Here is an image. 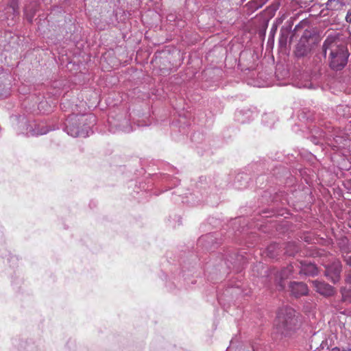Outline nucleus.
Segmentation results:
<instances>
[{
  "mask_svg": "<svg viewBox=\"0 0 351 351\" xmlns=\"http://www.w3.org/2000/svg\"><path fill=\"white\" fill-rule=\"evenodd\" d=\"M289 289L295 298L305 295L308 293V287L303 282H292L289 285Z\"/></svg>",
  "mask_w": 351,
  "mask_h": 351,
  "instance_id": "nucleus-7",
  "label": "nucleus"
},
{
  "mask_svg": "<svg viewBox=\"0 0 351 351\" xmlns=\"http://www.w3.org/2000/svg\"><path fill=\"white\" fill-rule=\"evenodd\" d=\"M18 1L19 0H9V7L12 10L14 16L19 14Z\"/></svg>",
  "mask_w": 351,
  "mask_h": 351,
  "instance_id": "nucleus-18",
  "label": "nucleus"
},
{
  "mask_svg": "<svg viewBox=\"0 0 351 351\" xmlns=\"http://www.w3.org/2000/svg\"><path fill=\"white\" fill-rule=\"evenodd\" d=\"M24 12H25V14L26 16L27 20L29 22H32V20H33V18L34 16V14L36 13V10H29L28 7H26L25 9Z\"/></svg>",
  "mask_w": 351,
  "mask_h": 351,
  "instance_id": "nucleus-19",
  "label": "nucleus"
},
{
  "mask_svg": "<svg viewBox=\"0 0 351 351\" xmlns=\"http://www.w3.org/2000/svg\"><path fill=\"white\" fill-rule=\"evenodd\" d=\"M312 282L315 291L324 296L329 297L335 293L334 288L324 282L315 280Z\"/></svg>",
  "mask_w": 351,
  "mask_h": 351,
  "instance_id": "nucleus-6",
  "label": "nucleus"
},
{
  "mask_svg": "<svg viewBox=\"0 0 351 351\" xmlns=\"http://www.w3.org/2000/svg\"><path fill=\"white\" fill-rule=\"evenodd\" d=\"M275 120L276 117L274 114H265L263 116V121L269 127L274 124Z\"/></svg>",
  "mask_w": 351,
  "mask_h": 351,
  "instance_id": "nucleus-16",
  "label": "nucleus"
},
{
  "mask_svg": "<svg viewBox=\"0 0 351 351\" xmlns=\"http://www.w3.org/2000/svg\"><path fill=\"white\" fill-rule=\"evenodd\" d=\"M348 0H328L326 8L328 10H337L346 5Z\"/></svg>",
  "mask_w": 351,
  "mask_h": 351,
  "instance_id": "nucleus-11",
  "label": "nucleus"
},
{
  "mask_svg": "<svg viewBox=\"0 0 351 351\" xmlns=\"http://www.w3.org/2000/svg\"><path fill=\"white\" fill-rule=\"evenodd\" d=\"M49 130L43 124H37L32 122L26 124V132L25 133L27 136H38L47 134Z\"/></svg>",
  "mask_w": 351,
  "mask_h": 351,
  "instance_id": "nucleus-5",
  "label": "nucleus"
},
{
  "mask_svg": "<svg viewBox=\"0 0 351 351\" xmlns=\"http://www.w3.org/2000/svg\"><path fill=\"white\" fill-rule=\"evenodd\" d=\"M313 38L309 32H305L300 38L295 49V56L297 57H303L308 54L311 49V44L310 40Z\"/></svg>",
  "mask_w": 351,
  "mask_h": 351,
  "instance_id": "nucleus-4",
  "label": "nucleus"
},
{
  "mask_svg": "<svg viewBox=\"0 0 351 351\" xmlns=\"http://www.w3.org/2000/svg\"><path fill=\"white\" fill-rule=\"evenodd\" d=\"M331 351H340L339 348L337 347L333 348Z\"/></svg>",
  "mask_w": 351,
  "mask_h": 351,
  "instance_id": "nucleus-29",
  "label": "nucleus"
},
{
  "mask_svg": "<svg viewBox=\"0 0 351 351\" xmlns=\"http://www.w3.org/2000/svg\"><path fill=\"white\" fill-rule=\"evenodd\" d=\"M300 273L307 276H315L317 274L316 265L310 261H304L300 263Z\"/></svg>",
  "mask_w": 351,
  "mask_h": 351,
  "instance_id": "nucleus-8",
  "label": "nucleus"
},
{
  "mask_svg": "<svg viewBox=\"0 0 351 351\" xmlns=\"http://www.w3.org/2000/svg\"><path fill=\"white\" fill-rule=\"evenodd\" d=\"M345 261L346 263L351 267V256L346 257Z\"/></svg>",
  "mask_w": 351,
  "mask_h": 351,
  "instance_id": "nucleus-21",
  "label": "nucleus"
},
{
  "mask_svg": "<svg viewBox=\"0 0 351 351\" xmlns=\"http://www.w3.org/2000/svg\"><path fill=\"white\" fill-rule=\"evenodd\" d=\"M297 323L298 320L293 308L285 306L279 309L275 320V326L278 332L287 335L289 332L295 328Z\"/></svg>",
  "mask_w": 351,
  "mask_h": 351,
  "instance_id": "nucleus-3",
  "label": "nucleus"
},
{
  "mask_svg": "<svg viewBox=\"0 0 351 351\" xmlns=\"http://www.w3.org/2000/svg\"><path fill=\"white\" fill-rule=\"evenodd\" d=\"M243 256H237V261H241L243 260Z\"/></svg>",
  "mask_w": 351,
  "mask_h": 351,
  "instance_id": "nucleus-28",
  "label": "nucleus"
},
{
  "mask_svg": "<svg viewBox=\"0 0 351 351\" xmlns=\"http://www.w3.org/2000/svg\"><path fill=\"white\" fill-rule=\"evenodd\" d=\"M237 118L239 121L245 123L253 119L254 117L252 111L246 110L237 112Z\"/></svg>",
  "mask_w": 351,
  "mask_h": 351,
  "instance_id": "nucleus-10",
  "label": "nucleus"
},
{
  "mask_svg": "<svg viewBox=\"0 0 351 351\" xmlns=\"http://www.w3.org/2000/svg\"><path fill=\"white\" fill-rule=\"evenodd\" d=\"M243 178V176H242V175H239V176H237V177L236 178V180L239 181V179H240V178Z\"/></svg>",
  "mask_w": 351,
  "mask_h": 351,
  "instance_id": "nucleus-30",
  "label": "nucleus"
},
{
  "mask_svg": "<svg viewBox=\"0 0 351 351\" xmlns=\"http://www.w3.org/2000/svg\"><path fill=\"white\" fill-rule=\"evenodd\" d=\"M343 351H351V348H348L347 349L343 350Z\"/></svg>",
  "mask_w": 351,
  "mask_h": 351,
  "instance_id": "nucleus-31",
  "label": "nucleus"
},
{
  "mask_svg": "<svg viewBox=\"0 0 351 351\" xmlns=\"http://www.w3.org/2000/svg\"><path fill=\"white\" fill-rule=\"evenodd\" d=\"M9 85V84L7 85L5 84L2 80L1 77H0V99L5 98L10 95V88Z\"/></svg>",
  "mask_w": 351,
  "mask_h": 351,
  "instance_id": "nucleus-12",
  "label": "nucleus"
},
{
  "mask_svg": "<svg viewBox=\"0 0 351 351\" xmlns=\"http://www.w3.org/2000/svg\"><path fill=\"white\" fill-rule=\"evenodd\" d=\"M345 20L347 23H351V8L348 10Z\"/></svg>",
  "mask_w": 351,
  "mask_h": 351,
  "instance_id": "nucleus-20",
  "label": "nucleus"
},
{
  "mask_svg": "<svg viewBox=\"0 0 351 351\" xmlns=\"http://www.w3.org/2000/svg\"><path fill=\"white\" fill-rule=\"evenodd\" d=\"M293 269V267L292 265H288L287 267L283 268L278 273V278H280V281L278 282V287L279 289H284L285 287V284L284 283L283 280L289 278L290 275L292 274Z\"/></svg>",
  "mask_w": 351,
  "mask_h": 351,
  "instance_id": "nucleus-9",
  "label": "nucleus"
},
{
  "mask_svg": "<svg viewBox=\"0 0 351 351\" xmlns=\"http://www.w3.org/2000/svg\"><path fill=\"white\" fill-rule=\"evenodd\" d=\"M263 1H264L265 3H266L269 0H262Z\"/></svg>",
  "mask_w": 351,
  "mask_h": 351,
  "instance_id": "nucleus-32",
  "label": "nucleus"
},
{
  "mask_svg": "<svg viewBox=\"0 0 351 351\" xmlns=\"http://www.w3.org/2000/svg\"><path fill=\"white\" fill-rule=\"evenodd\" d=\"M346 282L349 284H351V274L348 276L347 278H346Z\"/></svg>",
  "mask_w": 351,
  "mask_h": 351,
  "instance_id": "nucleus-26",
  "label": "nucleus"
},
{
  "mask_svg": "<svg viewBox=\"0 0 351 351\" xmlns=\"http://www.w3.org/2000/svg\"><path fill=\"white\" fill-rule=\"evenodd\" d=\"M123 131H124L125 132H131V131H132V128H131V127H130V126H129V127L126 128L125 129H124V130H123Z\"/></svg>",
  "mask_w": 351,
  "mask_h": 351,
  "instance_id": "nucleus-25",
  "label": "nucleus"
},
{
  "mask_svg": "<svg viewBox=\"0 0 351 351\" xmlns=\"http://www.w3.org/2000/svg\"><path fill=\"white\" fill-rule=\"evenodd\" d=\"M304 239L306 242H308V243H310L311 242V239H310V237L308 236H306L304 237Z\"/></svg>",
  "mask_w": 351,
  "mask_h": 351,
  "instance_id": "nucleus-24",
  "label": "nucleus"
},
{
  "mask_svg": "<svg viewBox=\"0 0 351 351\" xmlns=\"http://www.w3.org/2000/svg\"><path fill=\"white\" fill-rule=\"evenodd\" d=\"M246 184H247V182L245 181V183L243 184H241V185H239V186H237L238 188L239 189H241L243 187H245L246 186Z\"/></svg>",
  "mask_w": 351,
  "mask_h": 351,
  "instance_id": "nucleus-27",
  "label": "nucleus"
},
{
  "mask_svg": "<svg viewBox=\"0 0 351 351\" xmlns=\"http://www.w3.org/2000/svg\"><path fill=\"white\" fill-rule=\"evenodd\" d=\"M95 118L92 114H71L66 119L64 130L73 137H86L91 133Z\"/></svg>",
  "mask_w": 351,
  "mask_h": 351,
  "instance_id": "nucleus-1",
  "label": "nucleus"
},
{
  "mask_svg": "<svg viewBox=\"0 0 351 351\" xmlns=\"http://www.w3.org/2000/svg\"><path fill=\"white\" fill-rule=\"evenodd\" d=\"M342 300L346 302L351 303V289L343 287L341 289Z\"/></svg>",
  "mask_w": 351,
  "mask_h": 351,
  "instance_id": "nucleus-15",
  "label": "nucleus"
},
{
  "mask_svg": "<svg viewBox=\"0 0 351 351\" xmlns=\"http://www.w3.org/2000/svg\"><path fill=\"white\" fill-rule=\"evenodd\" d=\"M333 39L328 37L323 44V49L326 54L327 49L332 47L330 53V66L332 69L339 71L346 65L349 57V52L345 47L335 46L333 45Z\"/></svg>",
  "mask_w": 351,
  "mask_h": 351,
  "instance_id": "nucleus-2",
  "label": "nucleus"
},
{
  "mask_svg": "<svg viewBox=\"0 0 351 351\" xmlns=\"http://www.w3.org/2000/svg\"><path fill=\"white\" fill-rule=\"evenodd\" d=\"M341 271V268L339 265H337L335 269V272L336 274L339 275Z\"/></svg>",
  "mask_w": 351,
  "mask_h": 351,
  "instance_id": "nucleus-22",
  "label": "nucleus"
},
{
  "mask_svg": "<svg viewBox=\"0 0 351 351\" xmlns=\"http://www.w3.org/2000/svg\"><path fill=\"white\" fill-rule=\"evenodd\" d=\"M279 43L280 45H282L283 43H286V38H284L283 36H281L280 38Z\"/></svg>",
  "mask_w": 351,
  "mask_h": 351,
  "instance_id": "nucleus-23",
  "label": "nucleus"
},
{
  "mask_svg": "<svg viewBox=\"0 0 351 351\" xmlns=\"http://www.w3.org/2000/svg\"><path fill=\"white\" fill-rule=\"evenodd\" d=\"M278 250H279V245L277 243H272V244L269 245L267 248V254L271 257H274L276 254H278Z\"/></svg>",
  "mask_w": 351,
  "mask_h": 351,
  "instance_id": "nucleus-17",
  "label": "nucleus"
},
{
  "mask_svg": "<svg viewBox=\"0 0 351 351\" xmlns=\"http://www.w3.org/2000/svg\"><path fill=\"white\" fill-rule=\"evenodd\" d=\"M232 264L234 265V266H236L237 263H236V262H234Z\"/></svg>",
  "mask_w": 351,
  "mask_h": 351,
  "instance_id": "nucleus-33",
  "label": "nucleus"
},
{
  "mask_svg": "<svg viewBox=\"0 0 351 351\" xmlns=\"http://www.w3.org/2000/svg\"><path fill=\"white\" fill-rule=\"evenodd\" d=\"M265 3L262 0H252L247 3V6L252 10H256L263 7Z\"/></svg>",
  "mask_w": 351,
  "mask_h": 351,
  "instance_id": "nucleus-14",
  "label": "nucleus"
},
{
  "mask_svg": "<svg viewBox=\"0 0 351 351\" xmlns=\"http://www.w3.org/2000/svg\"><path fill=\"white\" fill-rule=\"evenodd\" d=\"M299 250V247L295 242H289L285 247V254L289 256H293Z\"/></svg>",
  "mask_w": 351,
  "mask_h": 351,
  "instance_id": "nucleus-13",
  "label": "nucleus"
}]
</instances>
